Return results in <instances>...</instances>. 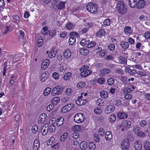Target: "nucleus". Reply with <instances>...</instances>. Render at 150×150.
<instances>
[{"label": "nucleus", "mask_w": 150, "mask_h": 150, "mask_svg": "<svg viewBox=\"0 0 150 150\" xmlns=\"http://www.w3.org/2000/svg\"><path fill=\"white\" fill-rule=\"evenodd\" d=\"M69 36L71 37H73V36H74V37H76L77 38H79V34L78 33L74 32H71L69 34Z\"/></svg>", "instance_id": "37"}, {"label": "nucleus", "mask_w": 150, "mask_h": 150, "mask_svg": "<svg viewBox=\"0 0 150 150\" xmlns=\"http://www.w3.org/2000/svg\"><path fill=\"white\" fill-rule=\"evenodd\" d=\"M74 105L72 103L67 105L62 108L61 112L63 113H66L74 108Z\"/></svg>", "instance_id": "6"}, {"label": "nucleus", "mask_w": 150, "mask_h": 150, "mask_svg": "<svg viewBox=\"0 0 150 150\" xmlns=\"http://www.w3.org/2000/svg\"><path fill=\"white\" fill-rule=\"evenodd\" d=\"M126 71L128 72L130 74L134 75L136 73V71L134 69H131L130 68L127 67L125 69Z\"/></svg>", "instance_id": "22"}, {"label": "nucleus", "mask_w": 150, "mask_h": 150, "mask_svg": "<svg viewBox=\"0 0 150 150\" xmlns=\"http://www.w3.org/2000/svg\"><path fill=\"white\" fill-rule=\"evenodd\" d=\"M137 0H129V4L130 6L132 8L136 7L137 6Z\"/></svg>", "instance_id": "15"}, {"label": "nucleus", "mask_w": 150, "mask_h": 150, "mask_svg": "<svg viewBox=\"0 0 150 150\" xmlns=\"http://www.w3.org/2000/svg\"><path fill=\"white\" fill-rule=\"evenodd\" d=\"M100 95L103 98H106L108 97V92L104 91H103L100 92Z\"/></svg>", "instance_id": "21"}, {"label": "nucleus", "mask_w": 150, "mask_h": 150, "mask_svg": "<svg viewBox=\"0 0 150 150\" xmlns=\"http://www.w3.org/2000/svg\"><path fill=\"white\" fill-rule=\"evenodd\" d=\"M38 130V127L36 125H35L33 126L32 128V132L34 133H35Z\"/></svg>", "instance_id": "54"}, {"label": "nucleus", "mask_w": 150, "mask_h": 150, "mask_svg": "<svg viewBox=\"0 0 150 150\" xmlns=\"http://www.w3.org/2000/svg\"><path fill=\"white\" fill-rule=\"evenodd\" d=\"M63 90V88L60 86H57L53 88L52 91L51 95L52 96L58 95L61 94Z\"/></svg>", "instance_id": "5"}, {"label": "nucleus", "mask_w": 150, "mask_h": 150, "mask_svg": "<svg viewBox=\"0 0 150 150\" xmlns=\"http://www.w3.org/2000/svg\"><path fill=\"white\" fill-rule=\"evenodd\" d=\"M137 136L139 137H143L146 136V134L144 132L141 131L140 130H139L138 132L136 134Z\"/></svg>", "instance_id": "29"}, {"label": "nucleus", "mask_w": 150, "mask_h": 150, "mask_svg": "<svg viewBox=\"0 0 150 150\" xmlns=\"http://www.w3.org/2000/svg\"><path fill=\"white\" fill-rule=\"evenodd\" d=\"M120 45L121 47L124 50L127 49L129 47V45L128 43L126 42H122L120 44Z\"/></svg>", "instance_id": "16"}, {"label": "nucleus", "mask_w": 150, "mask_h": 150, "mask_svg": "<svg viewBox=\"0 0 150 150\" xmlns=\"http://www.w3.org/2000/svg\"><path fill=\"white\" fill-rule=\"evenodd\" d=\"M116 8L119 13L120 14H124L127 11V8L125 6L124 3L121 1H119L118 2Z\"/></svg>", "instance_id": "1"}, {"label": "nucleus", "mask_w": 150, "mask_h": 150, "mask_svg": "<svg viewBox=\"0 0 150 150\" xmlns=\"http://www.w3.org/2000/svg\"><path fill=\"white\" fill-rule=\"evenodd\" d=\"M85 115L83 114L78 113L74 116V120L77 123H81L84 120Z\"/></svg>", "instance_id": "4"}, {"label": "nucleus", "mask_w": 150, "mask_h": 150, "mask_svg": "<svg viewBox=\"0 0 150 150\" xmlns=\"http://www.w3.org/2000/svg\"><path fill=\"white\" fill-rule=\"evenodd\" d=\"M43 39L42 38L40 39H39L38 41L37 45L39 47H40L43 44Z\"/></svg>", "instance_id": "60"}, {"label": "nucleus", "mask_w": 150, "mask_h": 150, "mask_svg": "<svg viewBox=\"0 0 150 150\" xmlns=\"http://www.w3.org/2000/svg\"><path fill=\"white\" fill-rule=\"evenodd\" d=\"M131 88H130L126 87L125 88L123 91V93L125 94H128L131 93L132 91Z\"/></svg>", "instance_id": "36"}, {"label": "nucleus", "mask_w": 150, "mask_h": 150, "mask_svg": "<svg viewBox=\"0 0 150 150\" xmlns=\"http://www.w3.org/2000/svg\"><path fill=\"white\" fill-rule=\"evenodd\" d=\"M80 147L82 150H85L87 147V143L84 141L81 142L80 144Z\"/></svg>", "instance_id": "24"}, {"label": "nucleus", "mask_w": 150, "mask_h": 150, "mask_svg": "<svg viewBox=\"0 0 150 150\" xmlns=\"http://www.w3.org/2000/svg\"><path fill=\"white\" fill-rule=\"evenodd\" d=\"M49 60L47 59H46L44 62L42 63L41 65V68L43 69H45L47 68L49 65Z\"/></svg>", "instance_id": "20"}, {"label": "nucleus", "mask_w": 150, "mask_h": 150, "mask_svg": "<svg viewBox=\"0 0 150 150\" xmlns=\"http://www.w3.org/2000/svg\"><path fill=\"white\" fill-rule=\"evenodd\" d=\"M115 46L113 44H110L108 46V50L110 51L113 50L115 49Z\"/></svg>", "instance_id": "57"}, {"label": "nucleus", "mask_w": 150, "mask_h": 150, "mask_svg": "<svg viewBox=\"0 0 150 150\" xmlns=\"http://www.w3.org/2000/svg\"><path fill=\"white\" fill-rule=\"evenodd\" d=\"M105 81V79L103 78H100L97 80V83L100 84H103Z\"/></svg>", "instance_id": "40"}, {"label": "nucleus", "mask_w": 150, "mask_h": 150, "mask_svg": "<svg viewBox=\"0 0 150 150\" xmlns=\"http://www.w3.org/2000/svg\"><path fill=\"white\" fill-rule=\"evenodd\" d=\"M69 42V45H74L76 42V39L75 37H70Z\"/></svg>", "instance_id": "28"}, {"label": "nucleus", "mask_w": 150, "mask_h": 150, "mask_svg": "<svg viewBox=\"0 0 150 150\" xmlns=\"http://www.w3.org/2000/svg\"><path fill=\"white\" fill-rule=\"evenodd\" d=\"M140 124L142 127L145 126L147 125L146 122L144 120H142L140 122Z\"/></svg>", "instance_id": "61"}, {"label": "nucleus", "mask_w": 150, "mask_h": 150, "mask_svg": "<svg viewBox=\"0 0 150 150\" xmlns=\"http://www.w3.org/2000/svg\"><path fill=\"white\" fill-rule=\"evenodd\" d=\"M33 150H38L40 147V142L38 139H35L33 144Z\"/></svg>", "instance_id": "14"}, {"label": "nucleus", "mask_w": 150, "mask_h": 150, "mask_svg": "<svg viewBox=\"0 0 150 150\" xmlns=\"http://www.w3.org/2000/svg\"><path fill=\"white\" fill-rule=\"evenodd\" d=\"M116 120V116L115 115L112 114L110 116L109 118V120L111 122H114Z\"/></svg>", "instance_id": "48"}, {"label": "nucleus", "mask_w": 150, "mask_h": 150, "mask_svg": "<svg viewBox=\"0 0 150 150\" xmlns=\"http://www.w3.org/2000/svg\"><path fill=\"white\" fill-rule=\"evenodd\" d=\"M91 73V71L90 70H84L81 73V76L84 77L89 75Z\"/></svg>", "instance_id": "18"}, {"label": "nucleus", "mask_w": 150, "mask_h": 150, "mask_svg": "<svg viewBox=\"0 0 150 150\" xmlns=\"http://www.w3.org/2000/svg\"><path fill=\"white\" fill-rule=\"evenodd\" d=\"M56 56L55 54L52 51V49L51 50L50 52L48 54V56L49 57L53 58Z\"/></svg>", "instance_id": "56"}, {"label": "nucleus", "mask_w": 150, "mask_h": 150, "mask_svg": "<svg viewBox=\"0 0 150 150\" xmlns=\"http://www.w3.org/2000/svg\"><path fill=\"white\" fill-rule=\"evenodd\" d=\"M121 146L122 148H129V144L128 142H126L124 141L122 142V143H121Z\"/></svg>", "instance_id": "25"}, {"label": "nucleus", "mask_w": 150, "mask_h": 150, "mask_svg": "<svg viewBox=\"0 0 150 150\" xmlns=\"http://www.w3.org/2000/svg\"><path fill=\"white\" fill-rule=\"evenodd\" d=\"M144 37L146 39H150V31L146 32L144 34Z\"/></svg>", "instance_id": "53"}, {"label": "nucleus", "mask_w": 150, "mask_h": 150, "mask_svg": "<svg viewBox=\"0 0 150 150\" xmlns=\"http://www.w3.org/2000/svg\"><path fill=\"white\" fill-rule=\"evenodd\" d=\"M71 51L69 49H67L65 50L63 53L64 57L67 59L69 58L71 56Z\"/></svg>", "instance_id": "13"}, {"label": "nucleus", "mask_w": 150, "mask_h": 150, "mask_svg": "<svg viewBox=\"0 0 150 150\" xmlns=\"http://www.w3.org/2000/svg\"><path fill=\"white\" fill-rule=\"evenodd\" d=\"M120 80L124 83H127V82L128 78L125 76H122L120 77Z\"/></svg>", "instance_id": "45"}, {"label": "nucleus", "mask_w": 150, "mask_h": 150, "mask_svg": "<svg viewBox=\"0 0 150 150\" xmlns=\"http://www.w3.org/2000/svg\"><path fill=\"white\" fill-rule=\"evenodd\" d=\"M105 139L107 140H110L112 137L111 132L110 131L106 132L105 134Z\"/></svg>", "instance_id": "19"}, {"label": "nucleus", "mask_w": 150, "mask_h": 150, "mask_svg": "<svg viewBox=\"0 0 150 150\" xmlns=\"http://www.w3.org/2000/svg\"><path fill=\"white\" fill-rule=\"evenodd\" d=\"M110 20L109 18H108L107 19H106L104 21L103 23H104V25H107V26L110 25Z\"/></svg>", "instance_id": "50"}, {"label": "nucleus", "mask_w": 150, "mask_h": 150, "mask_svg": "<svg viewBox=\"0 0 150 150\" xmlns=\"http://www.w3.org/2000/svg\"><path fill=\"white\" fill-rule=\"evenodd\" d=\"M56 33V30H52L50 31H49V35L51 37H53L55 36Z\"/></svg>", "instance_id": "41"}, {"label": "nucleus", "mask_w": 150, "mask_h": 150, "mask_svg": "<svg viewBox=\"0 0 150 150\" xmlns=\"http://www.w3.org/2000/svg\"><path fill=\"white\" fill-rule=\"evenodd\" d=\"M119 59L121 61H120L121 63H125L126 62V59L123 57L120 56L119 57Z\"/></svg>", "instance_id": "63"}, {"label": "nucleus", "mask_w": 150, "mask_h": 150, "mask_svg": "<svg viewBox=\"0 0 150 150\" xmlns=\"http://www.w3.org/2000/svg\"><path fill=\"white\" fill-rule=\"evenodd\" d=\"M100 139L98 134L96 133L94 134L93 139L95 142H98L100 141Z\"/></svg>", "instance_id": "44"}, {"label": "nucleus", "mask_w": 150, "mask_h": 150, "mask_svg": "<svg viewBox=\"0 0 150 150\" xmlns=\"http://www.w3.org/2000/svg\"><path fill=\"white\" fill-rule=\"evenodd\" d=\"M86 100L82 99L80 98H78V99L76 100V103L79 105H83L87 103Z\"/></svg>", "instance_id": "12"}, {"label": "nucleus", "mask_w": 150, "mask_h": 150, "mask_svg": "<svg viewBox=\"0 0 150 150\" xmlns=\"http://www.w3.org/2000/svg\"><path fill=\"white\" fill-rule=\"evenodd\" d=\"M101 71L102 73L104 74H108L110 73L111 71L108 68L103 69H102Z\"/></svg>", "instance_id": "42"}, {"label": "nucleus", "mask_w": 150, "mask_h": 150, "mask_svg": "<svg viewBox=\"0 0 150 150\" xmlns=\"http://www.w3.org/2000/svg\"><path fill=\"white\" fill-rule=\"evenodd\" d=\"M79 134L77 132H75L72 133L71 135V137L74 138L76 139L79 137Z\"/></svg>", "instance_id": "46"}, {"label": "nucleus", "mask_w": 150, "mask_h": 150, "mask_svg": "<svg viewBox=\"0 0 150 150\" xmlns=\"http://www.w3.org/2000/svg\"><path fill=\"white\" fill-rule=\"evenodd\" d=\"M49 127L48 125L45 124L43 125L41 129V132L43 135H45L48 131Z\"/></svg>", "instance_id": "11"}, {"label": "nucleus", "mask_w": 150, "mask_h": 150, "mask_svg": "<svg viewBox=\"0 0 150 150\" xmlns=\"http://www.w3.org/2000/svg\"><path fill=\"white\" fill-rule=\"evenodd\" d=\"M131 124L130 121L123 120L122 121L121 124L119 125V127L121 128V131H123L129 128L131 126Z\"/></svg>", "instance_id": "3"}, {"label": "nucleus", "mask_w": 150, "mask_h": 150, "mask_svg": "<svg viewBox=\"0 0 150 150\" xmlns=\"http://www.w3.org/2000/svg\"><path fill=\"white\" fill-rule=\"evenodd\" d=\"M68 134L66 132L64 133L60 137V140L61 141H64L67 137Z\"/></svg>", "instance_id": "51"}, {"label": "nucleus", "mask_w": 150, "mask_h": 150, "mask_svg": "<svg viewBox=\"0 0 150 150\" xmlns=\"http://www.w3.org/2000/svg\"><path fill=\"white\" fill-rule=\"evenodd\" d=\"M51 91V88L49 87L47 88L44 91V96L48 95Z\"/></svg>", "instance_id": "32"}, {"label": "nucleus", "mask_w": 150, "mask_h": 150, "mask_svg": "<svg viewBox=\"0 0 150 150\" xmlns=\"http://www.w3.org/2000/svg\"><path fill=\"white\" fill-rule=\"evenodd\" d=\"M144 150H148L150 149V142L146 141L144 144Z\"/></svg>", "instance_id": "38"}, {"label": "nucleus", "mask_w": 150, "mask_h": 150, "mask_svg": "<svg viewBox=\"0 0 150 150\" xmlns=\"http://www.w3.org/2000/svg\"><path fill=\"white\" fill-rule=\"evenodd\" d=\"M94 112L96 114H99L101 112V110L100 108H97L94 110Z\"/></svg>", "instance_id": "62"}, {"label": "nucleus", "mask_w": 150, "mask_h": 150, "mask_svg": "<svg viewBox=\"0 0 150 150\" xmlns=\"http://www.w3.org/2000/svg\"><path fill=\"white\" fill-rule=\"evenodd\" d=\"M47 117V115L45 113H43L39 116L38 119V123L41 124L45 120Z\"/></svg>", "instance_id": "8"}, {"label": "nucleus", "mask_w": 150, "mask_h": 150, "mask_svg": "<svg viewBox=\"0 0 150 150\" xmlns=\"http://www.w3.org/2000/svg\"><path fill=\"white\" fill-rule=\"evenodd\" d=\"M55 125L54 124L52 123L49 127L48 130L50 132H53L55 131Z\"/></svg>", "instance_id": "31"}, {"label": "nucleus", "mask_w": 150, "mask_h": 150, "mask_svg": "<svg viewBox=\"0 0 150 150\" xmlns=\"http://www.w3.org/2000/svg\"><path fill=\"white\" fill-rule=\"evenodd\" d=\"M96 44V43L94 42H91L90 43H88L87 45V47L88 48H91L93 47Z\"/></svg>", "instance_id": "35"}, {"label": "nucleus", "mask_w": 150, "mask_h": 150, "mask_svg": "<svg viewBox=\"0 0 150 150\" xmlns=\"http://www.w3.org/2000/svg\"><path fill=\"white\" fill-rule=\"evenodd\" d=\"M72 25L73 24L72 23L69 22L66 24V27L68 29L70 30L71 29Z\"/></svg>", "instance_id": "55"}, {"label": "nucleus", "mask_w": 150, "mask_h": 150, "mask_svg": "<svg viewBox=\"0 0 150 150\" xmlns=\"http://www.w3.org/2000/svg\"><path fill=\"white\" fill-rule=\"evenodd\" d=\"M106 54L105 51L104 50H101L100 51L99 55L101 57H103Z\"/></svg>", "instance_id": "64"}, {"label": "nucleus", "mask_w": 150, "mask_h": 150, "mask_svg": "<svg viewBox=\"0 0 150 150\" xmlns=\"http://www.w3.org/2000/svg\"><path fill=\"white\" fill-rule=\"evenodd\" d=\"M126 94L125 95L124 98L127 100H130L132 97V94Z\"/></svg>", "instance_id": "59"}, {"label": "nucleus", "mask_w": 150, "mask_h": 150, "mask_svg": "<svg viewBox=\"0 0 150 150\" xmlns=\"http://www.w3.org/2000/svg\"><path fill=\"white\" fill-rule=\"evenodd\" d=\"M105 33V30L103 29H101L96 33V36H99L100 37H101L104 35Z\"/></svg>", "instance_id": "26"}, {"label": "nucleus", "mask_w": 150, "mask_h": 150, "mask_svg": "<svg viewBox=\"0 0 150 150\" xmlns=\"http://www.w3.org/2000/svg\"><path fill=\"white\" fill-rule=\"evenodd\" d=\"M71 75V73L70 72H68L65 74L64 76V79L65 80H69Z\"/></svg>", "instance_id": "27"}, {"label": "nucleus", "mask_w": 150, "mask_h": 150, "mask_svg": "<svg viewBox=\"0 0 150 150\" xmlns=\"http://www.w3.org/2000/svg\"><path fill=\"white\" fill-rule=\"evenodd\" d=\"M87 10L91 13H95L98 10L97 5L94 3H90L86 6Z\"/></svg>", "instance_id": "2"}, {"label": "nucleus", "mask_w": 150, "mask_h": 150, "mask_svg": "<svg viewBox=\"0 0 150 150\" xmlns=\"http://www.w3.org/2000/svg\"><path fill=\"white\" fill-rule=\"evenodd\" d=\"M89 40L85 39L82 40L81 41L80 44L83 46H84L86 45L87 44L88 42H89Z\"/></svg>", "instance_id": "30"}, {"label": "nucleus", "mask_w": 150, "mask_h": 150, "mask_svg": "<svg viewBox=\"0 0 150 150\" xmlns=\"http://www.w3.org/2000/svg\"><path fill=\"white\" fill-rule=\"evenodd\" d=\"M96 147L95 144L93 142H91L89 144V148L91 150H93Z\"/></svg>", "instance_id": "34"}, {"label": "nucleus", "mask_w": 150, "mask_h": 150, "mask_svg": "<svg viewBox=\"0 0 150 150\" xmlns=\"http://www.w3.org/2000/svg\"><path fill=\"white\" fill-rule=\"evenodd\" d=\"M131 28L129 27H126L124 28V31L125 33L127 34H129L131 32Z\"/></svg>", "instance_id": "49"}, {"label": "nucleus", "mask_w": 150, "mask_h": 150, "mask_svg": "<svg viewBox=\"0 0 150 150\" xmlns=\"http://www.w3.org/2000/svg\"><path fill=\"white\" fill-rule=\"evenodd\" d=\"M114 80L112 78H110L108 80V83L109 85H112L114 83Z\"/></svg>", "instance_id": "52"}, {"label": "nucleus", "mask_w": 150, "mask_h": 150, "mask_svg": "<svg viewBox=\"0 0 150 150\" xmlns=\"http://www.w3.org/2000/svg\"><path fill=\"white\" fill-rule=\"evenodd\" d=\"M65 2H60L57 7L58 9L60 10L64 8L65 7Z\"/></svg>", "instance_id": "33"}, {"label": "nucleus", "mask_w": 150, "mask_h": 150, "mask_svg": "<svg viewBox=\"0 0 150 150\" xmlns=\"http://www.w3.org/2000/svg\"><path fill=\"white\" fill-rule=\"evenodd\" d=\"M52 77L56 80L58 79L59 78V75L57 72H54L52 74Z\"/></svg>", "instance_id": "58"}, {"label": "nucleus", "mask_w": 150, "mask_h": 150, "mask_svg": "<svg viewBox=\"0 0 150 150\" xmlns=\"http://www.w3.org/2000/svg\"><path fill=\"white\" fill-rule=\"evenodd\" d=\"M85 83L84 82L82 81L78 83L77 84V87L79 88H81L85 86Z\"/></svg>", "instance_id": "47"}, {"label": "nucleus", "mask_w": 150, "mask_h": 150, "mask_svg": "<svg viewBox=\"0 0 150 150\" xmlns=\"http://www.w3.org/2000/svg\"><path fill=\"white\" fill-rule=\"evenodd\" d=\"M145 4L146 2L144 0H139L137 3L136 8L138 9L142 8L145 6Z\"/></svg>", "instance_id": "9"}, {"label": "nucleus", "mask_w": 150, "mask_h": 150, "mask_svg": "<svg viewBox=\"0 0 150 150\" xmlns=\"http://www.w3.org/2000/svg\"><path fill=\"white\" fill-rule=\"evenodd\" d=\"M96 103L98 105L100 106L103 105L104 101L101 99H99L96 101Z\"/></svg>", "instance_id": "43"}, {"label": "nucleus", "mask_w": 150, "mask_h": 150, "mask_svg": "<svg viewBox=\"0 0 150 150\" xmlns=\"http://www.w3.org/2000/svg\"><path fill=\"white\" fill-rule=\"evenodd\" d=\"M140 129V127L137 125L134 126L133 128V131L135 134Z\"/></svg>", "instance_id": "39"}, {"label": "nucleus", "mask_w": 150, "mask_h": 150, "mask_svg": "<svg viewBox=\"0 0 150 150\" xmlns=\"http://www.w3.org/2000/svg\"><path fill=\"white\" fill-rule=\"evenodd\" d=\"M115 109V107L112 105L107 106L105 110V113L106 114H109L113 112Z\"/></svg>", "instance_id": "7"}, {"label": "nucleus", "mask_w": 150, "mask_h": 150, "mask_svg": "<svg viewBox=\"0 0 150 150\" xmlns=\"http://www.w3.org/2000/svg\"><path fill=\"white\" fill-rule=\"evenodd\" d=\"M60 101L59 97H57L54 98L51 100V103L53 104L57 105Z\"/></svg>", "instance_id": "23"}, {"label": "nucleus", "mask_w": 150, "mask_h": 150, "mask_svg": "<svg viewBox=\"0 0 150 150\" xmlns=\"http://www.w3.org/2000/svg\"><path fill=\"white\" fill-rule=\"evenodd\" d=\"M142 144L141 142L137 141L134 144V147L135 150H142Z\"/></svg>", "instance_id": "10"}, {"label": "nucleus", "mask_w": 150, "mask_h": 150, "mask_svg": "<svg viewBox=\"0 0 150 150\" xmlns=\"http://www.w3.org/2000/svg\"><path fill=\"white\" fill-rule=\"evenodd\" d=\"M117 115L118 117L120 119H125L127 117V115L123 112H119Z\"/></svg>", "instance_id": "17"}]
</instances>
